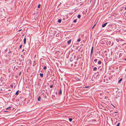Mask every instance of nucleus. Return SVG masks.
<instances>
[{
  "mask_svg": "<svg viewBox=\"0 0 126 126\" xmlns=\"http://www.w3.org/2000/svg\"><path fill=\"white\" fill-rule=\"evenodd\" d=\"M18 94V91H17L16 93V94L17 95Z\"/></svg>",
  "mask_w": 126,
  "mask_h": 126,
  "instance_id": "obj_17",
  "label": "nucleus"
},
{
  "mask_svg": "<svg viewBox=\"0 0 126 126\" xmlns=\"http://www.w3.org/2000/svg\"><path fill=\"white\" fill-rule=\"evenodd\" d=\"M89 87V86H86L84 88H87Z\"/></svg>",
  "mask_w": 126,
  "mask_h": 126,
  "instance_id": "obj_30",
  "label": "nucleus"
},
{
  "mask_svg": "<svg viewBox=\"0 0 126 126\" xmlns=\"http://www.w3.org/2000/svg\"><path fill=\"white\" fill-rule=\"evenodd\" d=\"M36 62L35 61H33V65H35L36 64Z\"/></svg>",
  "mask_w": 126,
  "mask_h": 126,
  "instance_id": "obj_12",
  "label": "nucleus"
},
{
  "mask_svg": "<svg viewBox=\"0 0 126 126\" xmlns=\"http://www.w3.org/2000/svg\"><path fill=\"white\" fill-rule=\"evenodd\" d=\"M104 42L103 41H102L101 43L102 44H104Z\"/></svg>",
  "mask_w": 126,
  "mask_h": 126,
  "instance_id": "obj_38",
  "label": "nucleus"
},
{
  "mask_svg": "<svg viewBox=\"0 0 126 126\" xmlns=\"http://www.w3.org/2000/svg\"><path fill=\"white\" fill-rule=\"evenodd\" d=\"M120 124V123H118L116 125V126H119V125Z\"/></svg>",
  "mask_w": 126,
  "mask_h": 126,
  "instance_id": "obj_31",
  "label": "nucleus"
},
{
  "mask_svg": "<svg viewBox=\"0 0 126 126\" xmlns=\"http://www.w3.org/2000/svg\"><path fill=\"white\" fill-rule=\"evenodd\" d=\"M71 42V40H70L68 41H67V43L68 44H70Z\"/></svg>",
  "mask_w": 126,
  "mask_h": 126,
  "instance_id": "obj_6",
  "label": "nucleus"
},
{
  "mask_svg": "<svg viewBox=\"0 0 126 126\" xmlns=\"http://www.w3.org/2000/svg\"><path fill=\"white\" fill-rule=\"evenodd\" d=\"M125 60L126 61V58L125 59Z\"/></svg>",
  "mask_w": 126,
  "mask_h": 126,
  "instance_id": "obj_47",
  "label": "nucleus"
},
{
  "mask_svg": "<svg viewBox=\"0 0 126 126\" xmlns=\"http://www.w3.org/2000/svg\"><path fill=\"white\" fill-rule=\"evenodd\" d=\"M80 40H80V39L79 38L78 39V40L77 41L78 42H79L80 41Z\"/></svg>",
  "mask_w": 126,
  "mask_h": 126,
  "instance_id": "obj_23",
  "label": "nucleus"
},
{
  "mask_svg": "<svg viewBox=\"0 0 126 126\" xmlns=\"http://www.w3.org/2000/svg\"><path fill=\"white\" fill-rule=\"evenodd\" d=\"M43 68L44 69H46L47 68V67L46 66H45Z\"/></svg>",
  "mask_w": 126,
  "mask_h": 126,
  "instance_id": "obj_29",
  "label": "nucleus"
},
{
  "mask_svg": "<svg viewBox=\"0 0 126 126\" xmlns=\"http://www.w3.org/2000/svg\"><path fill=\"white\" fill-rule=\"evenodd\" d=\"M97 69V68L95 67H94L93 69V70L94 71H95Z\"/></svg>",
  "mask_w": 126,
  "mask_h": 126,
  "instance_id": "obj_19",
  "label": "nucleus"
},
{
  "mask_svg": "<svg viewBox=\"0 0 126 126\" xmlns=\"http://www.w3.org/2000/svg\"><path fill=\"white\" fill-rule=\"evenodd\" d=\"M59 94L60 95L62 94V90L61 88H60V89L59 91Z\"/></svg>",
  "mask_w": 126,
  "mask_h": 126,
  "instance_id": "obj_2",
  "label": "nucleus"
},
{
  "mask_svg": "<svg viewBox=\"0 0 126 126\" xmlns=\"http://www.w3.org/2000/svg\"><path fill=\"white\" fill-rule=\"evenodd\" d=\"M21 58H23L24 57V56L23 55H21Z\"/></svg>",
  "mask_w": 126,
  "mask_h": 126,
  "instance_id": "obj_28",
  "label": "nucleus"
},
{
  "mask_svg": "<svg viewBox=\"0 0 126 126\" xmlns=\"http://www.w3.org/2000/svg\"><path fill=\"white\" fill-rule=\"evenodd\" d=\"M96 25V24H95L93 26V27H92V29H93L94 27H95V25Z\"/></svg>",
  "mask_w": 126,
  "mask_h": 126,
  "instance_id": "obj_36",
  "label": "nucleus"
},
{
  "mask_svg": "<svg viewBox=\"0 0 126 126\" xmlns=\"http://www.w3.org/2000/svg\"><path fill=\"white\" fill-rule=\"evenodd\" d=\"M21 72H19L18 73V74H19V76H20V75Z\"/></svg>",
  "mask_w": 126,
  "mask_h": 126,
  "instance_id": "obj_27",
  "label": "nucleus"
},
{
  "mask_svg": "<svg viewBox=\"0 0 126 126\" xmlns=\"http://www.w3.org/2000/svg\"><path fill=\"white\" fill-rule=\"evenodd\" d=\"M26 38H25L23 40V42L24 44H25L26 43Z\"/></svg>",
  "mask_w": 126,
  "mask_h": 126,
  "instance_id": "obj_4",
  "label": "nucleus"
},
{
  "mask_svg": "<svg viewBox=\"0 0 126 126\" xmlns=\"http://www.w3.org/2000/svg\"><path fill=\"white\" fill-rule=\"evenodd\" d=\"M76 58V55H74V59H75Z\"/></svg>",
  "mask_w": 126,
  "mask_h": 126,
  "instance_id": "obj_39",
  "label": "nucleus"
},
{
  "mask_svg": "<svg viewBox=\"0 0 126 126\" xmlns=\"http://www.w3.org/2000/svg\"><path fill=\"white\" fill-rule=\"evenodd\" d=\"M107 23H108L107 22V23H105L104 24H103L102 25V27L103 28L105 27L106 26V25L107 24Z\"/></svg>",
  "mask_w": 126,
  "mask_h": 126,
  "instance_id": "obj_3",
  "label": "nucleus"
},
{
  "mask_svg": "<svg viewBox=\"0 0 126 126\" xmlns=\"http://www.w3.org/2000/svg\"><path fill=\"white\" fill-rule=\"evenodd\" d=\"M78 60V59H77V60Z\"/></svg>",
  "mask_w": 126,
  "mask_h": 126,
  "instance_id": "obj_50",
  "label": "nucleus"
},
{
  "mask_svg": "<svg viewBox=\"0 0 126 126\" xmlns=\"http://www.w3.org/2000/svg\"><path fill=\"white\" fill-rule=\"evenodd\" d=\"M22 60L21 59H19V62H21L22 61Z\"/></svg>",
  "mask_w": 126,
  "mask_h": 126,
  "instance_id": "obj_34",
  "label": "nucleus"
},
{
  "mask_svg": "<svg viewBox=\"0 0 126 126\" xmlns=\"http://www.w3.org/2000/svg\"><path fill=\"white\" fill-rule=\"evenodd\" d=\"M21 30H21V29L20 30H19L18 31H19V32H20V31Z\"/></svg>",
  "mask_w": 126,
  "mask_h": 126,
  "instance_id": "obj_43",
  "label": "nucleus"
},
{
  "mask_svg": "<svg viewBox=\"0 0 126 126\" xmlns=\"http://www.w3.org/2000/svg\"><path fill=\"white\" fill-rule=\"evenodd\" d=\"M61 21H62L60 19L58 20V22L59 23H60L61 22Z\"/></svg>",
  "mask_w": 126,
  "mask_h": 126,
  "instance_id": "obj_11",
  "label": "nucleus"
},
{
  "mask_svg": "<svg viewBox=\"0 0 126 126\" xmlns=\"http://www.w3.org/2000/svg\"><path fill=\"white\" fill-rule=\"evenodd\" d=\"M77 21V20L76 19H74L73 21V22L74 23H76Z\"/></svg>",
  "mask_w": 126,
  "mask_h": 126,
  "instance_id": "obj_26",
  "label": "nucleus"
},
{
  "mask_svg": "<svg viewBox=\"0 0 126 126\" xmlns=\"http://www.w3.org/2000/svg\"><path fill=\"white\" fill-rule=\"evenodd\" d=\"M77 17L79 18H80L81 17L80 15V14L78 15L77 16Z\"/></svg>",
  "mask_w": 126,
  "mask_h": 126,
  "instance_id": "obj_13",
  "label": "nucleus"
},
{
  "mask_svg": "<svg viewBox=\"0 0 126 126\" xmlns=\"http://www.w3.org/2000/svg\"><path fill=\"white\" fill-rule=\"evenodd\" d=\"M93 53H91L90 54V58L91 59L92 57V56L93 55Z\"/></svg>",
  "mask_w": 126,
  "mask_h": 126,
  "instance_id": "obj_18",
  "label": "nucleus"
},
{
  "mask_svg": "<svg viewBox=\"0 0 126 126\" xmlns=\"http://www.w3.org/2000/svg\"><path fill=\"white\" fill-rule=\"evenodd\" d=\"M25 52H24L23 53V54H24V55H25Z\"/></svg>",
  "mask_w": 126,
  "mask_h": 126,
  "instance_id": "obj_41",
  "label": "nucleus"
},
{
  "mask_svg": "<svg viewBox=\"0 0 126 126\" xmlns=\"http://www.w3.org/2000/svg\"><path fill=\"white\" fill-rule=\"evenodd\" d=\"M69 121L70 122H71L72 120V119L71 118H69Z\"/></svg>",
  "mask_w": 126,
  "mask_h": 126,
  "instance_id": "obj_16",
  "label": "nucleus"
},
{
  "mask_svg": "<svg viewBox=\"0 0 126 126\" xmlns=\"http://www.w3.org/2000/svg\"><path fill=\"white\" fill-rule=\"evenodd\" d=\"M28 62L29 63L30 62H31V61L30 60H28V61H27V63Z\"/></svg>",
  "mask_w": 126,
  "mask_h": 126,
  "instance_id": "obj_24",
  "label": "nucleus"
},
{
  "mask_svg": "<svg viewBox=\"0 0 126 126\" xmlns=\"http://www.w3.org/2000/svg\"><path fill=\"white\" fill-rule=\"evenodd\" d=\"M98 63L99 64H101V62L100 61H98Z\"/></svg>",
  "mask_w": 126,
  "mask_h": 126,
  "instance_id": "obj_14",
  "label": "nucleus"
},
{
  "mask_svg": "<svg viewBox=\"0 0 126 126\" xmlns=\"http://www.w3.org/2000/svg\"><path fill=\"white\" fill-rule=\"evenodd\" d=\"M11 52V51H9L8 52V53H10V52Z\"/></svg>",
  "mask_w": 126,
  "mask_h": 126,
  "instance_id": "obj_40",
  "label": "nucleus"
},
{
  "mask_svg": "<svg viewBox=\"0 0 126 126\" xmlns=\"http://www.w3.org/2000/svg\"><path fill=\"white\" fill-rule=\"evenodd\" d=\"M73 58H72L71 57V58H70V61L71 62V61H73Z\"/></svg>",
  "mask_w": 126,
  "mask_h": 126,
  "instance_id": "obj_15",
  "label": "nucleus"
},
{
  "mask_svg": "<svg viewBox=\"0 0 126 126\" xmlns=\"http://www.w3.org/2000/svg\"><path fill=\"white\" fill-rule=\"evenodd\" d=\"M24 49H23L22 50V51H24Z\"/></svg>",
  "mask_w": 126,
  "mask_h": 126,
  "instance_id": "obj_42",
  "label": "nucleus"
},
{
  "mask_svg": "<svg viewBox=\"0 0 126 126\" xmlns=\"http://www.w3.org/2000/svg\"><path fill=\"white\" fill-rule=\"evenodd\" d=\"M53 85H51L50 86V87L51 88H52L53 87Z\"/></svg>",
  "mask_w": 126,
  "mask_h": 126,
  "instance_id": "obj_33",
  "label": "nucleus"
},
{
  "mask_svg": "<svg viewBox=\"0 0 126 126\" xmlns=\"http://www.w3.org/2000/svg\"><path fill=\"white\" fill-rule=\"evenodd\" d=\"M108 98V97L107 96H106L105 97V99H107Z\"/></svg>",
  "mask_w": 126,
  "mask_h": 126,
  "instance_id": "obj_37",
  "label": "nucleus"
},
{
  "mask_svg": "<svg viewBox=\"0 0 126 126\" xmlns=\"http://www.w3.org/2000/svg\"><path fill=\"white\" fill-rule=\"evenodd\" d=\"M125 9L126 10V7H125Z\"/></svg>",
  "mask_w": 126,
  "mask_h": 126,
  "instance_id": "obj_46",
  "label": "nucleus"
},
{
  "mask_svg": "<svg viewBox=\"0 0 126 126\" xmlns=\"http://www.w3.org/2000/svg\"><path fill=\"white\" fill-rule=\"evenodd\" d=\"M113 44V43L112 41L111 42L109 41H107V44L108 46H112Z\"/></svg>",
  "mask_w": 126,
  "mask_h": 126,
  "instance_id": "obj_1",
  "label": "nucleus"
},
{
  "mask_svg": "<svg viewBox=\"0 0 126 126\" xmlns=\"http://www.w3.org/2000/svg\"><path fill=\"white\" fill-rule=\"evenodd\" d=\"M43 96L44 97H45V98H46L47 97L46 95V94H43Z\"/></svg>",
  "mask_w": 126,
  "mask_h": 126,
  "instance_id": "obj_22",
  "label": "nucleus"
},
{
  "mask_svg": "<svg viewBox=\"0 0 126 126\" xmlns=\"http://www.w3.org/2000/svg\"><path fill=\"white\" fill-rule=\"evenodd\" d=\"M93 47H92V48L91 49V53H93Z\"/></svg>",
  "mask_w": 126,
  "mask_h": 126,
  "instance_id": "obj_7",
  "label": "nucleus"
},
{
  "mask_svg": "<svg viewBox=\"0 0 126 126\" xmlns=\"http://www.w3.org/2000/svg\"><path fill=\"white\" fill-rule=\"evenodd\" d=\"M117 113V112H115V113Z\"/></svg>",
  "mask_w": 126,
  "mask_h": 126,
  "instance_id": "obj_45",
  "label": "nucleus"
},
{
  "mask_svg": "<svg viewBox=\"0 0 126 126\" xmlns=\"http://www.w3.org/2000/svg\"><path fill=\"white\" fill-rule=\"evenodd\" d=\"M13 85H11V86L12 87H13Z\"/></svg>",
  "mask_w": 126,
  "mask_h": 126,
  "instance_id": "obj_44",
  "label": "nucleus"
},
{
  "mask_svg": "<svg viewBox=\"0 0 126 126\" xmlns=\"http://www.w3.org/2000/svg\"><path fill=\"white\" fill-rule=\"evenodd\" d=\"M1 78H2V77H1Z\"/></svg>",
  "mask_w": 126,
  "mask_h": 126,
  "instance_id": "obj_49",
  "label": "nucleus"
},
{
  "mask_svg": "<svg viewBox=\"0 0 126 126\" xmlns=\"http://www.w3.org/2000/svg\"><path fill=\"white\" fill-rule=\"evenodd\" d=\"M76 63H77V62H75V64H76Z\"/></svg>",
  "mask_w": 126,
  "mask_h": 126,
  "instance_id": "obj_48",
  "label": "nucleus"
},
{
  "mask_svg": "<svg viewBox=\"0 0 126 126\" xmlns=\"http://www.w3.org/2000/svg\"><path fill=\"white\" fill-rule=\"evenodd\" d=\"M21 97H20L19 98H18V99H17L16 100V101H19V100L20 99H21Z\"/></svg>",
  "mask_w": 126,
  "mask_h": 126,
  "instance_id": "obj_20",
  "label": "nucleus"
},
{
  "mask_svg": "<svg viewBox=\"0 0 126 126\" xmlns=\"http://www.w3.org/2000/svg\"><path fill=\"white\" fill-rule=\"evenodd\" d=\"M41 98L40 96H39L38 99V100L39 101L41 100Z\"/></svg>",
  "mask_w": 126,
  "mask_h": 126,
  "instance_id": "obj_10",
  "label": "nucleus"
},
{
  "mask_svg": "<svg viewBox=\"0 0 126 126\" xmlns=\"http://www.w3.org/2000/svg\"><path fill=\"white\" fill-rule=\"evenodd\" d=\"M8 112V110H5L3 111V112Z\"/></svg>",
  "mask_w": 126,
  "mask_h": 126,
  "instance_id": "obj_35",
  "label": "nucleus"
},
{
  "mask_svg": "<svg viewBox=\"0 0 126 126\" xmlns=\"http://www.w3.org/2000/svg\"><path fill=\"white\" fill-rule=\"evenodd\" d=\"M97 59H95L94 60V62L95 63L97 61Z\"/></svg>",
  "mask_w": 126,
  "mask_h": 126,
  "instance_id": "obj_21",
  "label": "nucleus"
},
{
  "mask_svg": "<svg viewBox=\"0 0 126 126\" xmlns=\"http://www.w3.org/2000/svg\"><path fill=\"white\" fill-rule=\"evenodd\" d=\"M122 79L121 78L118 81V83H120L121 81L122 80Z\"/></svg>",
  "mask_w": 126,
  "mask_h": 126,
  "instance_id": "obj_5",
  "label": "nucleus"
},
{
  "mask_svg": "<svg viewBox=\"0 0 126 126\" xmlns=\"http://www.w3.org/2000/svg\"><path fill=\"white\" fill-rule=\"evenodd\" d=\"M11 107H12L11 106L8 107L6 109V110H9L10 109V108H11Z\"/></svg>",
  "mask_w": 126,
  "mask_h": 126,
  "instance_id": "obj_8",
  "label": "nucleus"
},
{
  "mask_svg": "<svg viewBox=\"0 0 126 126\" xmlns=\"http://www.w3.org/2000/svg\"><path fill=\"white\" fill-rule=\"evenodd\" d=\"M22 46V45H21L19 46V48H21Z\"/></svg>",
  "mask_w": 126,
  "mask_h": 126,
  "instance_id": "obj_32",
  "label": "nucleus"
},
{
  "mask_svg": "<svg viewBox=\"0 0 126 126\" xmlns=\"http://www.w3.org/2000/svg\"><path fill=\"white\" fill-rule=\"evenodd\" d=\"M40 76L41 77H43V74L42 73H40Z\"/></svg>",
  "mask_w": 126,
  "mask_h": 126,
  "instance_id": "obj_9",
  "label": "nucleus"
},
{
  "mask_svg": "<svg viewBox=\"0 0 126 126\" xmlns=\"http://www.w3.org/2000/svg\"><path fill=\"white\" fill-rule=\"evenodd\" d=\"M40 6H41L40 4H39L38 5V8H39L40 7Z\"/></svg>",
  "mask_w": 126,
  "mask_h": 126,
  "instance_id": "obj_25",
  "label": "nucleus"
}]
</instances>
